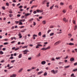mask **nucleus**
Returning a JSON list of instances; mask_svg holds the SVG:
<instances>
[{"label": "nucleus", "mask_w": 77, "mask_h": 77, "mask_svg": "<svg viewBox=\"0 0 77 77\" xmlns=\"http://www.w3.org/2000/svg\"><path fill=\"white\" fill-rule=\"evenodd\" d=\"M69 36H70V37H71L72 35H71V34H68Z\"/></svg>", "instance_id": "nucleus-61"}, {"label": "nucleus", "mask_w": 77, "mask_h": 77, "mask_svg": "<svg viewBox=\"0 0 77 77\" xmlns=\"http://www.w3.org/2000/svg\"><path fill=\"white\" fill-rule=\"evenodd\" d=\"M15 60H12L11 61V63H14V62H15Z\"/></svg>", "instance_id": "nucleus-25"}, {"label": "nucleus", "mask_w": 77, "mask_h": 77, "mask_svg": "<svg viewBox=\"0 0 77 77\" xmlns=\"http://www.w3.org/2000/svg\"><path fill=\"white\" fill-rule=\"evenodd\" d=\"M2 8L3 10H5V7H2Z\"/></svg>", "instance_id": "nucleus-48"}, {"label": "nucleus", "mask_w": 77, "mask_h": 77, "mask_svg": "<svg viewBox=\"0 0 77 77\" xmlns=\"http://www.w3.org/2000/svg\"><path fill=\"white\" fill-rule=\"evenodd\" d=\"M41 50H46L47 49H46V48H43L41 49Z\"/></svg>", "instance_id": "nucleus-20"}, {"label": "nucleus", "mask_w": 77, "mask_h": 77, "mask_svg": "<svg viewBox=\"0 0 77 77\" xmlns=\"http://www.w3.org/2000/svg\"><path fill=\"white\" fill-rule=\"evenodd\" d=\"M3 54V52L2 51H0V54Z\"/></svg>", "instance_id": "nucleus-37"}, {"label": "nucleus", "mask_w": 77, "mask_h": 77, "mask_svg": "<svg viewBox=\"0 0 77 77\" xmlns=\"http://www.w3.org/2000/svg\"><path fill=\"white\" fill-rule=\"evenodd\" d=\"M30 15V14H29V13H28V14H26V13L25 14V16H26V17L27 16H28V15Z\"/></svg>", "instance_id": "nucleus-9"}, {"label": "nucleus", "mask_w": 77, "mask_h": 77, "mask_svg": "<svg viewBox=\"0 0 77 77\" xmlns=\"http://www.w3.org/2000/svg\"><path fill=\"white\" fill-rule=\"evenodd\" d=\"M46 63V62H45V61H43L41 63L42 65H45Z\"/></svg>", "instance_id": "nucleus-7"}, {"label": "nucleus", "mask_w": 77, "mask_h": 77, "mask_svg": "<svg viewBox=\"0 0 77 77\" xmlns=\"http://www.w3.org/2000/svg\"><path fill=\"white\" fill-rule=\"evenodd\" d=\"M74 66H76L77 65V63H74Z\"/></svg>", "instance_id": "nucleus-51"}, {"label": "nucleus", "mask_w": 77, "mask_h": 77, "mask_svg": "<svg viewBox=\"0 0 77 77\" xmlns=\"http://www.w3.org/2000/svg\"><path fill=\"white\" fill-rule=\"evenodd\" d=\"M63 13H65V12H66V11L65 10H63Z\"/></svg>", "instance_id": "nucleus-59"}, {"label": "nucleus", "mask_w": 77, "mask_h": 77, "mask_svg": "<svg viewBox=\"0 0 77 77\" xmlns=\"http://www.w3.org/2000/svg\"><path fill=\"white\" fill-rule=\"evenodd\" d=\"M63 20L64 21L66 22V23L68 22V19L66 20V18H65V17H64L63 18Z\"/></svg>", "instance_id": "nucleus-3"}, {"label": "nucleus", "mask_w": 77, "mask_h": 77, "mask_svg": "<svg viewBox=\"0 0 77 77\" xmlns=\"http://www.w3.org/2000/svg\"><path fill=\"white\" fill-rule=\"evenodd\" d=\"M53 7H54V4L53 5V6L52 7H51L50 9H51H51H52L53 8Z\"/></svg>", "instance_id": "nucleus-23"}, {"label": "nucleus", "mask_w": 77, "mask_h": 77, "mask_svg": "<svg viewBox=\"0 0 77 77\" xmlns=\"http://www.w3.org/2000/svg\"><path fill=\"white\" fill-rule=\"evenodd\" d=\"M9 15L10 17L11 18V17H12L13 15H12V14H10Z\"/></svg>", "instance_id": "nucleus-28"}, {"label": "nucleus", "mask_w": 77, "mask_h": 77, "mask_svg": "<svg viewBox=\"0 0 77 77\" xmlns=\"http://www.w3.org/2000/svg\"><path fill=\"white\" fill-rule=\"evenodd\" d=\"M16 75L15 74H13L12 75L10 76V77H16Z\"/></svg>", "instance_id": "nucleus-12"}, {"label": "nucleus", "mask_w": 77, "mask_h": 77, "mask_svg": "<svg viewBox=\"0 0 77 77\" xmlns=\"http://www.w3.org/2000/svg\"><path fill=\"white\" fill-rule=\"evenodd\" d=\"M43 72H39L37 73V74L38 75H39L41 74Z\"/></svg>", "instance_id": "nucleus-21"}, {"label": "nucleus", "mask_w": 77, "mask_h": 77, "mask_svg": "<svg viewBox=\"0 0 77 77\" xmlns=\"http://www.w3.org/2000/svg\"><path fill=\"white\" fill-rule=\"evenodd\" d=\"M27 47H28V46H24L22 47V48L23 49H24V48H27Z\"/></svg>", "instance_id": "nucleus-16"}, {"label": "nucleus", "mask_w": 77, "mask_h": 77, "mask_svg": "<svg viewBox=\"0 0 77 77\" xmlns=\"http://www.w3.org/2000/svg\"><path fill=\"white\" fill-rule=\"evenodd\" d=\"M74 73H72L70 75L71 77H74Z\"/></svg>", "instance_id": "nucleus-30"}, {"label": "nucleus", "mask_w": 77, "mask_h": 77, "mask_svg": "<svg viewBox=\"0 0 77 77\" xmlns=\"http://www.w3.org/2000/svg\"><path fill=\"white\" fill-rule=\"evenodd\" d=\"M31 70H32V69H28L27 70V71H28V72H29L30 71H31Z\"/></svg>", "instance_id": "nucleus-53"}, {"label": "nucleus", "mask_w": 77, "mask_h": 77, "mask_svg": "<svg viewBox=\"0 0 77 77\" xmlns=\"http://www.w3.org/2000/svg\"><path fill=\"white\" fill-rule=\"evenodd\" d=\"M72 23H73V24H76V23H75V21L74 20H72Z\"/></svg>", "instance_id": "nucleus-19"}, {"label": "nucleus", "mask_w": 77, "mask_h": 77, "mask_svg": "<svg viewBox=\"0 0 77 77\" xmlns=\"http://www.w3.org/2000/svg\"><path fill=\"white\" fill-rule=\"evenodd\" d=\"M60 4L61 5H63L64 4H63V3L62 2H61L60 3Z\"/></svg>", "instance_id": "nucleus-42"}, {"label": "nucleus", "mask_w": 77, "mask_h": 77, "mask_svg": "<svg viewBox=\"0 0 77 77\" xmlns=\"http://www.w3.org/2000/svg\"><path fill=\"white\" fill-rule=\"evenodd\" d=\"M73 71H74V72L77 71V69H73Z\"/></svg>", "instance_id": "nucleus-46"}, {"label": "nucleus", "mask_w": 77, "mask_h": 77, "mask_svg": "<svg viewBox=\"0 0 77 77\" xmlns=\"http://www.w3.org/2000/svg\"><path fill=\"white\" fill-rule=\"evenodd\" d=\"M67 52L68 53H69V51H70V50H67Z\"/></svg>", "instance_id": "nucleus-57"}, {"label": "nucleus", "mask_w": 77, "mask_h": 77, "mask_svg": "<svg viewBox=\"0 0 77 77\" xmlns=\"http://www.w3.org/2000/svg\"><path fill=\"white\" fill-rule=\"evenodd\" d=\"M50 4V3L48 2L47 3V5L46 6L47 7H48L49 6V4Z\"/></svg>", "instance_id": "nucleus-24"}, {"label": "nucleus", "mask_w": 77, "mask_h": 77, "mask_svg": "<svg viewBox=\"0 0 77 77\" xmlns=\"http://www.w3.org/2000/svg\"><path fill=\"white\" fill-rule=\"evenodd\" d=\"M63 63L62 62H60L58 63V64H59L60 65L61 64H63Z\"/></svg>", "instance_id": "nucleus-31"}, {"label": "nucleus", "mask_w": 77, "mask_h": 77, "mask_svg": "<svg viewBox=\"0 0 77 77\" xmlns=\"http://www.w3.org/2000/svg\"><path fill=\"white\" fill-rule=\"evenodd\" d=\"M70 66H65V68H69V67Z\"/></svg>", "instance_id": "nucleus-44"}, {"label": "nucleus", "mask_w": 77, "mask_h": 77, "mask_svg": "<svg viewBox=\"0 0 77 77\" xmlns=\"http://www.w3.org/2000/svg\"><path fill=\"white\" fill-rule=\"evenodd\" d=\"M69 45H74V44L73 43H69Z\"/></svg>", "instance_id": "nucleus-10"}, {"label": "nucleus", "mask_w": 77, "mask_h": 77, "mask_svg": "<svg viewBox=\"0 0 77 77\" xmlns=\"http://www.w3.org/2000/svg\"><path fill=\"white\" fill-rule=\"evenodd\" d=\"M14 59V57L12 56L9 58L10 59Z\"/></svg>", "instance_id": "nucleus-36"}, {"label": "nucleus", "mask_w": 77, "mask_h": 77, "mask_svg": "<svg viewBox=\"0 0 77 77\" xmlns=\"http://www.w3.org/2000/svg\"><path fill=\"white\" fill-rule=\"evenodd\" d=\"M70 62H73L74 61V58H71L70 60Z\"/></svg>", "instance_id": "nucleus-5"}, {"label": "nucleus", "mask_w": 77, "mask_h": 77, "mask_svg": "<svg viewBox=\"0 0 77 77\" xmlns=\"http://www.w3.org/2000/svg\"><path fill=\"white\" fill-rule=\"evenodd\" d=\"M17 17H20V16H21V15L20 14H18L17 15Z\"/></svg>", "instance_id": "nucleus-63"}, {"label": "nucleus", "mask_w": 77, "mask_h": 77, "mask_svg": "<svg viewBox=\"0 0 77 77\" xmlns=\"http://www.w3.org/2000/svg\"><path fill=\"white\" fill-rule=\"evenodd\" d=\"M37 12L36 11H35L34 12H33V14H36Z\"/></svg>", "instance_id": "nucleus-62"}, {"label": "nucleus", "mask_w": 77, "mask_h": 77, "mask_svg": "<svg viewBox=\"0 0 77 77\" xmlns=\"http://www.w3.org/2000/svg\"><path fill=\"white\" fill-rule=\"evenodd\" d=\"M8 44V42H5L3 44L4 45H7Z\"/></svg>", "instance_id": "nucleus-40"}, {"label": "nucleus", "mask_w": 77, "mask_h": 77, "mask_svg": "<svg viewBox=\"0 0 77 77\" xmlns=\"http://www.w3.org/2000/svg\"><path fill=\"white\" fill-rule=\"evenodd\" d=\"M43 12V11L42 10H39V12H40V13H41V12Z\"/></svg>", "instance_id": "nucleus-47"}, {"label": "nucleus", "mask_w": 77, "mask_h": 77, "mask_svg": "<svg viewBox=\"0 0 77 77\" xmlns=\"http://www.w3.org/2000/svg\"><path fill=\"white\" fill-rule=\"evenodd\" d=\"M33 39H35L36 38H35V36L36 37L37 36V35H33Z\"/></svg>", "instance_id": "nucleus-8"}, {"label": "nucleus", "mask_w": 77, "mask_h": 77, "mask_svg": "<svg viewBox=\"0 0 77 77\" xmlns=\"http://www.w3.org/2000/svg\"><path fill=\"white\" fill-rule=\"evenodd\" d=\"M47 2V0H45L44 1H43L42 3L43 5H44L45 4V3L46 2Z\"/></svg>", "instance_id": "nucleus-11"}, {"label": "nucleus", "mask_w": 77, "mask_h": 77, "mask_svg": "<svg viewBox=\"0 0 77 77\" xmlns=\"http://www.w3.org/2000/svg\"><path fill=\"white\" fill-rule=\"evenodd\" d=\"M51 72L52 73H53V74H56L57 72V70H52L51 71Z\"/></svg>", "instance_id": "nucleus-1"}, {"label": "nucleus", "mask_w": 77, "mask_h": 77, "mask_svg": "<svg viewBox=\"0 0 77 77\" xmlns=\"http://www.w3.org/2000/svg\"><path fill=\"white\" fill-rule=\"evenodd\" d=\"M18 36H19V38H22V35H21V33H19Z\"/></svg>", "instance_id": "nucleus-6"}, {"label": "nucleus", "mask_w": 77, "mask_h": 77, "mask_svg": "<svg viewBox=\"0 0 77 77\" xmlns=\"http://www.w3.org/2000/svg\"><path fill=\"white\" fill-rule=\"evenodd\" d=\"M38 35L39 36H41V32H40L39 33H38Z\"/></svg>", "instance_id": "nucleus-43"}, {"label": "nucleus", "mask_w": 77, "mask_h": 77, "mask_svg": "<svg viewBox=\"0 0 77 77\" xmlns=\"http://www.w3.org/2000/svg\"><path fill=\"white\" fill-rule=\"evenodd\" d=\"M69 9H72V6H71V5L69 6Z\"/></svg>", "instance_id": "nucleus-26"}, {"label": "nucleus", "mask_w": 77, "mask_h": 77, "mask_svg": "<svg viewBox=\"0 0 77 77\" xmlns=\"http://www.w3.org/2000/svg\"><path fill=\"white\" fill-rule=\"evenodd\" d=\"M15 22L16 23V24H18V23H19V21H15Z\"/></svg>", "instance_id": "nucleus-58"}, {"label": "nucleus", "mask_w": 77, "mask_h": 77, "mask_svg": "<svg viewBox=\"0 0 77 77\" xmlns=\"http://www.w3.org/2000/svg\"><path fill=\"white\" fill-rule=\"evenodd\" d=\"M51 32V30H49L48 31V32H47V33L48 34L49 33V32Z\"/></svg>", "instance_id": "nucleus-50"}, {"label": "nucleus", "mask_w": 77, "mask_h": 77, "mask_svg": "<svg viewBox=\"0 0 77 77\" xmlns=\"http://www.w3.org/2000/svg\"><path fill=\"white\" fill-rule=\"evenodd\" d=\"M60 57H56V59H57V60H59V59H60Z\"/></svg>", "instance_id": "nucleus-45"}, {"label": "nucleus", "mask_w": 77, "mask_h": 77, "mask_svg": "<svg viewBox=\"0 0 77 77\" xmlns=\"http://www.w3.org/2000/svg\"><path fill=\"white\" fill-rule=\"evenodd\" d=\"M22 70H23V68L20 69L18 71V72H21L22 71Z\"/></svg>", "instance_id": "nucleus-13"}, {"label": "nucleus", "mask_w": 77, "mask_h": 77, "mask_svg": "<svg viewBox=\"0 0 77 77\" xmlns=\"http://www.w3.org/2000/svg\"><path fill=\"white\" fill-rule=\"evenodd\" d=\"M9 13H10V14H12V11H9Z\"/></svg>", "instance_id": "nucleus-49"}, {"label": "nucleus", "mask_w": 77, "mask_h": 77, "mask_svg": "<svg viewBox=\"0 0 77 77\" xmlns=\"http://www.w3.org/2000/svg\"><path fill=\"white\" fill-rule=\"evenodd\" d=\"M20 49V48H17L16 49H15V51H17V50H18Z\"/></svg>", "instance_id": "nucleus-32"}, {"label": "nucleus", "mask_w": 77, "mask_h": 77, "mask_svg": "<svg viewBox=\"0 0 77 77\" xmlns=\"http://www.w3.org/2000/svg\"><path fill=\"white\" fill-rule=\"evenodd\" d=\"M50 35L51 36H53L54 35V33H51L50 34Z\"/></svg>", "instance_id": "nucleus-27"}, {"label": "nucleus", "mask_w": 77, "mask_h": 77, "mask_svg": "<svg viewBox=\"0 0 77 77\" xmlns=\"http://www.w3.org/2000/svg\"><path fill=\"white\" fill-rule=\"evenodd\" d=\"M41 56V53H39V54L37 55V57H39Z\"/></svg>", "instance_id": "nucleus-17"}, {"label": "nucleus", "mask_w": 77, "mask_h": 77, "mask_svg": "<svg viewBox=\"0 0 77 77\" xmlns=\"http://www.w3.org/2000/svg\"><path fill=\"white\" fill-rule=\"evenodd\" d=\"M77 29V26L75 25V27H74V30H76V29Z\"/></svg>", "instance_id": "nucleus-14"}, {"label": "nucleus", "mask_w": 77, "mask_h": 77, "mask_svg": "<svg viewBox=\"0 0 77 77\" xmlns=\"http://www.w3.org/2000/svg\"><path fill=\"white\" fill-rule=\"evenodd\" d=\"M24 26H22L20 27V29H22V28H24Z\"/></svg>", "instance_id": "nucleus-60"}, {"label": "nucleus", "mask_w": 77, "mask_h": 77, "mask_svg": "<svg viewBox=\"0 0 77 77\" xmlns=\"http://www.w3.org/2000/svg\"><path fill=\"white\" fill-rule=\"evenodd\" d=\"M28 51H29L27 50H25L24 51H23V52H24V53H23V54H27V52H28Z\"/></svg>", "instance_id": "nucleus-4"}, {"label": "nucleus", "mask_w": 77, "mask_h": 77, "mask_svg": "<svg viewBox=\"0 0 77 77\" xmlns=\"http://www.w3.org/2000/svg\"><path fill=\"white\" fill-rule=\"evenodd\" d=\"M42 23L43 24H46V22H45V20H43L42 21Z\"/></svg>", "instance_id": "nucleus-15"}, {"label": "nucleus", "mask_w": 77, "mask_h": 77, "mask_svg": "<svg viewBox=\"0 0 77 77\" xmlns=\"http://www.w3.org/2000/svg\"><path fill=\"white\" fill-rule=\"evenodd\" d=\"M36 68L34 67H32V69H36Z\"/></svg>", "instance_id": "nucleus-38"}, {"label": "nucleus", "mask_w": 77, "mask_h": 77, "mask_svg": "<svg viewBox=\"0 0 77 77\" xmlns=\"http://www.w3.org/2000/svg\"><path fill=\"white\" fill-rule=\"evenodd\" d=\"M60 43V41H59L54 43V45H57L58 44H59Z\"/></svg>", "instance_id": "nucleus-2"}, {"label": "nucleus", "mask_w": 77, "mask_h": 77, "mask_svg": "<svg viewBox=\"0 0 77 77\" xmlns=\"http://www.w3.org/2000/svg\"><path fill=\"white\" fill-rule=\"evenodd\" d=\"M64 62L65 63H67V62H68V60H65Z\"/></svg>", "instance_id": "nucleus-55"}, {"label": "nucleus", "mask_w": 77, "mask_h": 77, "mask_svg": "<svg viewBox=\"0 0 77 77\" xmlns=\"http://www.w3.org/2000/svg\"><path fill=\"white\" fill-rule=\"evenodd\" d=\"M23 23L21 22H20L19 23V25H23Z\"/></svg>", "instance_id": "nucleus-29"}, {"label": "nucleus", "mask_w": 77, "mask_h": 77, "mask_svg": "<svg viewBox=\"0 0 77 77\" xmlns=\"http://www.w3.org/2000/svg\"><path fill=\"white\" fill-rule=\"evenodd\" d=\"M22 57V54H20L19 55V58H21Z\"/></svg>", "instance_id": "nucleus-18"}, {"label": "nucleus", "mask_w": 77, "mask_h": 77, "mask_svg": "<svg viewBox=\"0 0 77 77\" xmlns=\"http://www.w3.org/2000/svg\"><path fill=\"white\" fill-rule=\"evenodd\" d=\"M43 38H45V35H44L42 36Z\"/></svg>", "instance_id": "nucleus-64"}, {"label": "nucleus", "mask_w": 77, "mask_h": 77, "mask_svg": "<svg viewBox=\"0 0 77 77\" xmlns=\"http://www.w3.org/2000/svg\"><path fill=\"white\" fill-rule=\"evenodd\" d=\"M44 75H47V72H45L44 74Z\"/></svg>", "instance_id": "nucleus-33"}, {"label": "nucleus", "mask_w": 77, "mask_h": 77, "mask_svg": "<svg viewBox=\"0 0 77 77\" xmlns=\"http://www.w3.org/2000/svg\"><path fill=\"white\" fill-rule=\"evenodd\" d=\"M15 41H14L11 42V43H12V44H14V43H15Z\"/></svg>", "instance_id": "nucleus-41"}, {"label": "nucleus", "mask_w": 77, "mask_h": 77, "mask_svg": "<svg viewBox=\"0 0 77 77\" xmlns=\"http://www.w3.org/2000/svg\"><path fill=\"white\" fill-rule=\"evenodd\" d=\"M50 28L51 29L54 28V26H50Z\"/></svg>", "instance_id": "nucleus-34"}, {"label": "nucleus", "mask_w": 77, "mask_h": 77, "mask_svg": "<svg viewBox=\"0 0 77 77\" xmlns=\"http://www.w3.org/2000/svg\"><path fill=\"white\" fill-rule=\"evenodd\" d=\"M39 45H38L36 46V48H39Z\"/></svg>", "instance_id": "nucleus-52"}, {"label": "nucleus", "mask_w": 77, "mask_h": 77, "mask_svg": "<svg viewBox=\"0 0 77 77\" xmlns=\"http://www.w3.org/2000/svg\"><path fill=\"white\" fill-rule=\"evenodd\" d=\"M13 3H16V2H17V1H16L15 0H14L13 1Z\"/></svg>", "instance_id": "nucleus-56"}, {"label": "nucleus", "mask_w": 77, "mask_h": 77, "mask_svg": "<svg viewBox=\"0 0 77 77\" xmlns=\"http://www.w3.org/2000/svg\"><path fill=\"white\" fill-rule=\"evenodd\" d=\"M36 12L38 13H39V10L37 9L36 10Z\"/></svg>", "instance_id": "nucleus-39"}, {"label": "nucleus", "mask_w": 77, "mask_h": 77, "mask_svg": "<svg viewBox=\"0 0 77 77\" xmlns=\"http://www.w3.org/2000/svg\"><path fill=\"white\" fill-rule=\"evenodd\" d=\"M51 48V47L50 46H49L47 48H46V50H48V49H50Z\"/></svg>", "instance_id": "nucleus-22"}, {"label": "nucleus", "mask_w": 77, "mask_h": 77, "mask_svg": "<svg viewBox=\"0 0 77 77\" xmlns=\"http://www.w3.org/2000/svg\"><path fill=\"white\" fill-rule=\"evenodd\" d=\"M55 8H56L57 9L59 8V7H58V5H56L55 6Z\"/></svg>", "instance_id": "nucleus-35"}, {"label": "nucleus", "mask_w": 77, "mask_h": 77, "mask_svg": "<svg viewBox=\"0 0 77 77\" xmlns=\"http://www.w3.org/2000/svg\"><path fill=\"white\" fill-rule=\"evenodd\" d=\"M19 8L20 9H22V8H23V6H20L19 7Z\"/></svg>", "instance_id": "nucleus-54"}]
</instances>
